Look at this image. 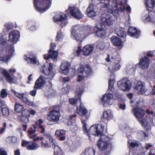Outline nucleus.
<instances>
[{"label": "nucleus", "instance_id": "26", "mask_svg": "<svg viewBox=\"0 0 155 155\" xmlns=\"http://www.w3.org/2000/svg\"><path fill=\"white\" fill-rule=\"evenodd\" d=\"M150 63L149 59L146 57H144L140 59L139 63L140 67L144 69L147 68Z\"/></svg>", "mask_w": 155, "mask_h": 155}, {"label": "nucleus", "instance_id": "50", "mask_svg": "<svg viewBox=\"0 0 155 155\" xmlns=\"http://www.w3.org/2000/svg\"><path fill=\"white\" fill-rule=\"evenodd\" d=\"M1 97L2 98H5L8 95L6 90L5 89H2L0 92Z\"/></svg>", "mask_w": 155, "mask_h": 155}, {"label": "nucleus", "instance_id": "48", "mask_svg": "<svg viewBox=\"0 0 155 155\" xmlns=\"http://www.w3.org/2000/svg\"><path fill=\"white\" fill-rule=\"evenodd\" d=\"M61 151L59 147H54V151L53 155H61Z\"/></svg>", "mask_w": 155, "mask_h": 155}, {"label": "nucleus", "instance_id": "15", "mask_svg": "<svg viewBox=\"0 0 155 155\" xmlns=\"http://www.w3.org/2000/svg\"><path fill=\"white\" fill-rule=\"evenodd\" d=\"M101 22L103 23L104 25L110 26L114 22V18L113 17L109 14H102L100 18Z\"/></svg>", "mask_w": 155, "mask_h": 155}, {"label": "nucleus", "instance_id": "3", "mask_svg": "<svg viewBox=\"0 0 155 155\" xmlns=\"http://www.w3.org/2000/svg\"><path fill=\"white\" fill-rule=\"evenodd\" d=\"M105 11L113 14L115 17H118L120 12H123L125 9V7L123 3L120 2L117 4V0H100Z\"/></svg>", "mask_w": 155, "mask_h": 155}, {"label": "nucleus", "instance_id": "42", "mask_svg": "<svg viewBox=\"0 0 155 155\" xmlns=\"http://www.w3.org/2000/svg\"><path fill=\"white\" fill-rule=\"evenodd\" d=\"M39 128L41 130V133L43 134L44 136L46 137H49L50 134L49 133L46 131L45 128L42 125L40 126Z\"/></svg>", "mask_w": 155, "mask_h": 155}, {"label": "nucleus", "instance_id": "20", "mask_svg": "<svg viewBox=\"0 0 155 155\" xmlns=\"http://www.w3.org/2000/svg\"><path fill=\"white\" fill-rule=\"evenodd\" d=\"M21 145L23 147H26L29 150H34L37 149L39 147L38 144L32 141H27L23 140Z\"/></svg>", "mask_w": 155, "mask_h": 155}, {"label": "nucleus", "instance_id": "18", "mask_svg": "<svg viewBox=\"0 0 155 155\" xmlns=\"http://www.w3.org/2000/svg\"><path fill=\"white\" fill-rule=\"evenodd\" d=\"M20 36L19 31L17 30L12 31L9 34L8 41L12 44H15L18 41Z\"/></svg>", "mask_w": 155, "mask_h": 155}, {"label": "nucleus", "instance_id": "59", "mask_svg": "<svg viewBox=\"0 0 155 155\" xmlns=\"http://www.w3.org/2000/svg\"><path fill=\"white\" fill-rule=\"evenodd\" d=\"M43 121L41 119H39L38 121H36L35 123L36 125L38 126L39 127L40 125H42L41 124H42Z\"/></svg>", "mask_w": 155, "mask_h": 155}, {"label": "nucleus", "instance_id": "11", "mask_svg": "<svg viewBox=\"0 0 155 155\" xmlns=\"http://www.w3.org/2000/svg\"><path fill=\"white\" fill-rule=\"evenodd\" d=\"M113 92H107L103 97L102 99V104L104 107H107L111 105L114 102Z\"/></svg>", "mask_w": 155, "mask_h": 155}, {"label": "nucleus", "instance_id": "10", "mask_svg": "<svg viewBox=\"0 0 155 155\" xmlns=\"http://www.w3.org/2000/svg\"><path fill=\"white\" fill-rule=\"evenodd\" d=\"M114 55H114L112 57V58H114L115 60L113 65L108 68L109 71L111 73H113L116 71L119 70L121 64L120 63V56L117 54V52L114 53Z\"/></svg>", "mask_w": 155, "mask_h": 155}, {"label": "nucleus", "instance_id": "60", "mask_svg": "<svg viewBox=\"0 0 155 155\" xmlns=\"http://www.w3.org/2000/svg\"><path fill=\"white\" fill-rule=\"evenodd\" d=\"M34 89L32 91H31L30 92V94L33 96H35L36 94V90Z\"/></svg>", "mask_w": 155, "mask_h": 155}, {"label": "nucleus", "instance_id": "61", "mask_svg": "<svg viewBox=\"0 0 155 155\" xmlns=\"http://www.w3.org/2000/svg\"><path fill=\"white\" fill-rule=\"evenodd\" d=\"M126 105L124 104H121L119 105V108L122 110H125L126 109Z\"/></svg>", "mask_w": 155, "mask_h": 155}, {"label": "nucleus", "instance_id": "58", "mask_svg": "<svg viewBox=\"0 0 155 155\" xmlns=\"http://www.w3.org/2000/svg\"><path fill=\"white\" fill-rule=\"evenodd\" d=\"M97 47L99 48L101 50L103 49L104 48V43L102 42H99L97 45Z\"/></svg>", "mask_w": 155, "mask_h": 155}, {"label": "nucleus", "instance_id": "53", "mask_svg": "<svg viewBox=\"0 0 155 155\" xmlns=\"http://www.w3.org/2000/svg\"><path fill=\"white\" fill-rule=\"evenodd\" d=\"M76 116H77V115L76 114H74L70 116V120L69 121H68V125L70 126V127H71V126L72 125H73V124L72 123H71V120L72 119H74V118H75Z\"/></svg>", "mask_w": 155, "mask_h": 155}, {"label": "nucleus", "instance_id": "49", "mask_svg": "<svg viewBox=\"0 0 155 155\" xmlns=\"http://www.w3.org/2000/svg\"><path fill=\"white\" fill-rule=\"evenodd\" d=\"M30 111L27 109H25L22 112V116L24 117H29L30 116Z\"/></svg>", "mask_w": 155, "mask_h": 155}, {"label": "nucleus", "instance_id": "6", "mask_svg": "<svg viewBox=\"0 0 155 155\" xmlns=\"http://www.w3.org/2000/svg\"><path fill=\"white\" fill-rule=\"evenodd\" d=\"M78 74V82H80L84 79L91 75L93 71L91 67L88 65L84 66L80 65L77 71Z\"/></svg>", "mask_w": 155, "mask_h": 155}, {"label": "nucleus", "instance_id": "41", "mask_svg": "<svg viewBox=\"0 0 155 155\" xmlns=\"http://www.w3.org/2000/svg\"><path fill=\"white\" fill-rule=\"evenodd\" d=\"M117 35L122 38H124L126 36V33L124 32L122 29H120L116 31Z\"/></svg>", "mask_w": 155, "mask_h": 155}, {"label": "nucleus", "instance_id": "37", "mask_svg": "<svg viewBox=\"0 0 155 155\" xmlns=\"http://www.w3.org/2000/svg\"><path fill=\"white\" fill-rule=\"evenodd\" d=\"M84 92V89L82 86H78L75 91V94L78 97V98H80L81 95Z\"/></svg>", "mask_w": 155, "mask_h": 155}, {"label": "nucleus", "instance_id": "34", "mask_svg": "<svg viewBox=\"0 0 155 155\" xmlns=\"http://www.w3.org/2000/svg\"><path fill=\"white\" fill-rule=\"evenodd\" d=\"M145 3L147 8L152 9L155 6V0H145Z\"/></svg>", "mask_w": 155, "mask_h": 155}, {"label": "nucleus", "instance_id": "55", "mask_svg": "<svg viewBox=\"0 0 155 155\" xmlns=\"http://www.w3.org/2000/svg\"><path fill=\"white\" fill-rule=\"evenodd\" d=\"M12 91L14 93V94L17 97L19 98L20 99H21L22 93L16 92L14 90H12Z\"/></svg>", "mask_w": 155, "mask_h": 155}, {"label": "nucleus", "instance_id": "8", "mask_svg": "<svg viewBox=\"0 0 155 155\" xmlns=\"http://www.w3.org/2000/svg\"><path fill=\"white\" fill-rule=\"evenodd\" d=\"M94 49V46L92 45H87L83 47L82 50L81 47H79L77 49L74 51L75 55L78 57L80 56V53L82 51L83 54L84 55H89L93 51Z\"/></svg>", "mask_w": 155, "mask_h": 155}, {"label": "nucleus", "instance_id": "9", "mask_svg": "<svg viewBox=\"0 0 155 155\" xmlns=\"http://www.w3.org/2000/svg\"><path fill=\"white\" fill-rule=\"evenodd\" d=\"M15 50L14 46L12 45L8 48V51L4 54H0V61L7 63L12 56L14 54Z\"/></svg>", "mask_w": 155, "mask_h": 155}, {"label": "nucleus", "instance_id": "54", "mask_svg": "<svg viewBox=\"0 0 155 155\" xmlns=\"http://www.w3.org/2000/svg\"><path fill=\"white\" fill-rule=\"evenodd\" d=\"M70 88V85H67L66 87L62 89V91L64 93H67L69 91Z\"/></svg>", "mask_w": 155, "mask_h": 155}, {"label": "nucleus", "instance_id": "57", "mask_svg": "<svg viewBox=\"0 0 155 155\" xmlns=\"http://www.w3.org/2000/svg\"><path fill=\"white\" fill-rule=\"evenodd\" d=\"M6 42V40L2 38V34L0 33V45H3Z\"/></svg>", "mask_w": 155, "mask_h": 155}, {"label": "nucleus", "instance_id": "52", "mask_svg": "<svg viewBox=\"0 0 155 155\" xmlns=\"http://www.w3.org/2000/svg\"><path fill=\"white\" fill-rule=\"evenodd\" d=\"M1 110L3 115L6 116L9 114V111L8 108L6 107L2 108Z\"/></svg>", "mask_w": 155, "mask_h": 155}, {"label": "nucleus", "instance_id": "25", "mask_svg": "<svg viewBox=\"0 0 155 155\" xmlns=\"http://www.w3.org/2000/svg\"><path fill=\"white\" fill-rule=\"evenodd\" d=\"M76 110L77 113L80 116H85L86 118H88L90 116V114L84 107L81 106V104L80 107H77Z\"/></svg>", "mask_w": 155, "mask_h": 155}, {"label": "nucleus", "instance_id": "16", "mask_svg": "<svg viewBox=\"0 0 155 155\" xmlns=\"http://www.w3.org/2000/svg\"><path fill=\"white\" fill-rule=\"evenodd\" d=\"M135 90L137 92L140 94H145L149 95L150 92L146 88L145 84L141 82H138L135 87Z\"/></svg>", "mask_w": 155, "mask_h": 155}, {"label": "nucleus", "instance_id": "51", "mask_svg": "<svg viewBox=\"0 0 155 155\" xmlns=\"http://www.w3.org/2000/svg\"><path fill=\"white\" fill-rule=\"evenodd\" d=\"M29 117H23V116H21V117H19V120L22 122H24L26 123H28L29 122Z\"/></svg>", "mask_w": 155, "mask_h": 155}, {"label": "nucleus", "instance_id": "39", "mask_svg": "<svg viewBox=\"0 0 155 155\" xmlns=\"http://www.w3.org/2000/svg\"><path fill=\"white\" fill-rule=\"evenodd\" d=\"M46 137L49 140V142L51 144L54 145V147H58L57 145V143L56 141L53 138L50 134L48 137Z\"/></svg>", "mask_w": 155, "mask_h": 155}, {"label": "nucleus", "instance_id": "64", "mask_svg": "<svg viewBox=\"0 0 155 155\" xmlns=\"http://www.w3.org/2000/svg\"><path fill=\"white\" fill-rule=\"evenodd\" d=\"M0 155H7L6 152L1 148H0Z\"/></svg>", "mask_w": 155, "mask_h": 155}, {"label": "nucleus", "instance_id": "63", "mask_svg": "<svg viewBox=\"0 0 155 155\" xmlns=\"http://www.w3.org/2000/svg\"><path fill=\"white\" fill-rule=\"evenodd\" d=\"M56 46V45L54 43L51 42V44L50 49H51V50H53V49H54Z\"/></svg>", "mask_w": 155, "mask_h": 155}, {"label": "nucleus", "instance_id": "1", "mask_svg": "<svg viewBox=\"0 0 155 155\" xmlns=\"http://www.w3.org/2000/svg\"><path fill=\"white\" fill-rule=\"evenodd\" d=\"M82 122L83 124V128L84 132L87 133H90L94 136H101L96 143L99 150L105 153L110 152L111 150L112 145L109 138L105 135H101L103 134L104 125L101 124H94L88 130L86 121L82 120Z\"/></svg>", "mask_w": 155, "mask_h": 155}, {"label": "nucleus", "instance_id": "2", "mask_svg": "<svg viewBox=\"0 0 155 155\" xmlns=\"http://www.w3.org/2000/svg\"><path fill=\"white\" fill-rule=\"evenodd\" d=\"M53 64L50 63H46L43 67V71L45 75H41L36 80L34 87V88L39 89L42 87L47 82L49 87H52L51 80L53 78L54 74L53 71Z\"/></svg>", "mask_w": 155, "mask_h": 155}, {"label": "nucleus", "instance_id": "46", "mask_svg": "<svg viewBox=\"0 0 155 155\" xmlns=\"http://www.w3.org/2000/svg\"><path fill=\"white\" fill-rule=\"evenodd\" d=\"M64 37L63 33L60 31H58L57 32V34L56 37L57 40L61 41Z\"/></svg>", "mask_w": 155, "mask_h": 155}, {"label": "nucleus", "instance_id": "17", "mask_svg": "<svg viewBox=\"0 0 155 155\" xmlns=\"http://www.w3.org/2000/svg\"><path fill=\"white\" fill-rule=\"evenodd\" d=\"M0 72L4 76L7 82L10 84L15 83L16 81V78L13 76H11L8 71L5 68H0Z\"/></svg>", "mask_w": 155, "mask_h": 155}, {"label": "nucleus", "instance_id": "23", "mask_svg": "<svg viewBox=\"0 0 155 155\" xmlns=\"http://www.w3.org/2000/svg\"><path fill=\"white\" fill-rule=\"evenodd\" d=\"M58 55V53L56 51L50 49L48 52V54H44V58L46 60L51 58L54 61H57Z\"/></svg>", "mask_w": 155, "mask_h": 155}, {"label": "nucleus", "instance_id": "56", "mask_svg": "<svg viewBox=\"0 0 155 155\" xmlns=\"http://www.w3.org/2000/svg\"><path fill=\"white\" fill-rule=\"evenodd\" d=\"M4 26L8 30L12 29L13 27V25L11 23H6L5 25Z\"/></svg>", "mask_w": 155, "mask_h": 155}, {"label": "nucleus", "instance_id": "27", "mask_svg": "<svg viewBox=\"0 0 155 155\" xmlns=\"http://www.w3.org/2000/svg\"><path fill=\"white\" fill-rule=\"evenodd\" d=\"M87 16L91 18L93 17L96 15V13L92 4L90 5L87 9Z\"/></svg>", "mask_w": 155, "mask_h": 155}, {"label": "nucleus", "instance_id": "12", "mask_svg": "<svg viewBox=\"0 0 155 155\" xmlns=\"http://www.w3.org/2000/svg\"><path fill=\"white\" fill-rule=\"evenodd\" d=\"M67 12L76 19H80L84 16L78 8L75 6L69 7L67 10Z\"/></svg>", "mask_w": 155, "mask_h": 155}, {"label": "nucleus", "instance_id": "45", "mask_svg": "<svg viewBox=\"0 0 155 155\" xmlns=\"http://www.w3.org/2000/svg\"><path fill=\"white\" fill-rule=\"evenodd\" d=\"M66 131L63 130H57L55 132V135L59 137L64 135L66 134Z\"/></svg>", "mask_w": 155, "mask_h": 155}, {"label": "nucleus", "instance_id": "21", "mask_svg": "<svg viewBox=\"0 0 155 155\" xmlns=\"http://www.w3.org/2000/svg\"><path fill=\"white\" fill-rule=\"evenodd\" d=\"M71 64L67 61H63L60 66V72L62 74H67L69 72V70Z\"/></svg>", "mask_w": 155, "mask_h": 155}, {"label": "nucleus", "instance_id": "32", "mask_svg": "<svg viewBox=\"0 0 155 155\" xmlns=\"http://www.w3.org/2000/svg\"><path fill=\"white\" fill-rule=\"evenodd\" d=\"M24 59L26 61H27L28 63H30L33 64H36V65H38L39 64L38 61L36 58H31L29 57H27L26 56H25Z\"/></svg>", "mask_w": 155, "mask_h": 155}, {"label": "nucleus", "instance_id": "43", "mask_svg": "<svg viewBox=\"0 0 155 155\" xmlns=\"http://www.w3.org/2000/svg\"><path fill=\"white\" fill-rule=\"evenodd\" d=\"M137 134L138 137L141 138L147 137L148 134L147 132L144 133L142 131L140 130L138 131Z\"/></svg>", "mask_w": 155, "mask_h": 155}, {"label": "nucleus", "instance_id": "5", "mask_svg": "<svg viewBox=\"0 0 155 155\" xmlns=\"http://www.w3.org/2000/svg\"><path fill=\"white\" fill-rule=\"evenodd\" d=\"M134 114L138 120L141 123L142 126L147 131H148L150 129V119H142L144 114L143 110L139 107H136L134 110Z\"/></svg>", "mask_w": 155, "mask_h": 155}, {"label": "nucleus", "instance_id": "30", "mask_svg": "<svg viewBox=\"0 0 155 155\" xmlns=\"http://www.w3.org/2000/svg\"><path fill=\"white\" fill-rule=\"evenodd\" d=\"M5 141L7 143L12 144L19 142V139L15 136H9L6 138Z\"/></svg>", "mask_w": 155, "mask_h": 155}, {"label": "nucleus", "instance_id": "7", "mask_svg": "<svg viewBox=\"0 0 155 155\" xmlns=\"http://www.w3.org/2000/svg\"><path fill=\"white\" fill-rule=\"evenodd\" d=\"M52 0H34L36 9L38 12L43 13L51 7Z\"/></svg>", "mask_w": 155, "mask_h": 155}, {"label": "nucleus", "instance_id": "14", "mask_svg": "<svg viewBox=\"0 0 155 155\" xmlns=\"http://www.w3.org/2000/svg\"><path fill=\"white\" fill-rule=\"evenodd\" d=\"M66 18L67 16L64 14L59 12L54 17V20L55 22H60V26L61 28H63L67 24L68 21L66 20Z\"/></svg>", "mask_w": 155, "mask_h": 155}, {"label": "nucleus", "instance_id": "24", "mask_svg": "<svg viewBox=\"0 0 155 155\" xmlns=\"http://www.w3.org/2000/svg\"><path fill=\"white\" fill-rule=\"evenodd\" d=\"M128 142L129 147L130 148H134L137 150H142L143 148L140 143L129 139L128 140Z\"/></svg>", "mask_w": 155, "mask_h": 155}, {"label": "nucleus", "instance_id": "36", "mask_svg": "<svg viewBox=\"0 0 155 155\" xmlns=\"http://www.w3.org/2000/svg\"><path fill=\"white\" fill-rule=\"evenodd\" d=\"M103 116L104 118L109 120L112 118L113 115L111 111L110 110H108L104 112Z\"/></svg>", "mask_w": 155, "mask_h": 155}, {"label": "nucleus", "instance_id": "62", "mask_svg": "<svg viewBox=\"0 0 155 155\" xmlns=\"http://www.w3.org/2000/svg\"><path fill=\"white\" fill-rule=\"evenodd\" d=\"M32 138L33 139V140L34 141H36L38 140H42L44 139V138L42 137H38L36 138L35 137H34L33 138Z\"/></svg>", "mask_w": 155, "mask_h": 155}, {"label": "nucleus", "instance_id": "47", "mask_svg": "<svg viewBox=\"0 0 155 155\" xmlns=\"http://www.w3.org/2000/svg\"><path fill=\"white\" fill-rule=\"evenodd\" d=\"M75 97L77 98H70L69 100V101L70 103L71 104H74L77 102L80 99V98H78V97L76 96Z\"/></svg>", "mask_w": 155, "mask_h": 155}, {"label": "nucleus", "instance_id": "33", "mask_svg": "<svg viewBox=\"0 0 155 155\" xmlns=\"http://www.w3.org/2000/svg\"><path fill=\"white\" fill-rule=\"evenodd\" d=\"M128 35L131 36H135L140 33V31L137 29L136 28L131 27L128 31Z\"/></svg>", "mask_w": 155, "mask_h": 155}, {"label": "nucleus", "instance_id": "38", "mask_svg": "<svg viewBox=\"0 0 155 155\" xmlns=\"http://www.w3.org/2000/svg\"><path fill=\"white\" fill-rule=\"evenodd\" d=\"M15 110L17 112H21L24 108L23 106L17 102H15Z\"/></svg>", "mask_w": 155, "mask_h": 155}, {"label": "nucleus", "instance_id": "22", "mask_svg": "<svg viewBox=\"0 0 155 155\" xmlns=\"http://www.w3.org/2000/svg\"><path fill=\"white\" fill-rule=\"evenodd\" d=\"M104 27V25L100 24L94 28V30L96 32L97 36L99 37H102L105 34L106 31Z\"/></svg>", "mask_w": 155, "mask_h": 155}, {"label": "nucleus", "instance_id": "19", "mask_svg": "<svg viewBox=\"0 0 155 155\" xmlns=\"http://www.w3.org/2000/svg\"><path fill=\"white\" fill-rule=\"evenodd\" d=\"M60 113L59 110H53L47 116L48 120L50 121L57 122L59 118Z\"/></svg>", "mask_w": 155, "mask_h": 155}, {"label": "nucleus", "instance_id": "40", "mask_svg": "<svg viewBox=\"0 0 155 155\" xmlns=\"http://www.w3.org/2000/svg\"><path fill=\"white\" fill-rule=\"evenodd\" d=\"M95 150L92 147L87 149L84 152V155H94Z\"/></svg>", "mask_w": 155, "mask_h": 155}, {"label": "nucleus", "instance_id": "44", "mask_svg": "<svg viewBox=\"0 0 155 155\" xmlns=\"http://www.w3.org/2000/svg\"><path fill=\"white\" fill-rule=\"evenodd\" d=\"M28 94L25 93H22L21 99V101L25 103H28L29 101L28 98Z\"/></svg>", "mask_w": 155, "mask_h": 155}, {"label": "nucleus", "instance_id": "31", "mask_svg": "<svg viewBox=\"0 0 155 155\" xmlns=\"http://www.w3.org/2000/svg\"><path fill=\"white\" fill-rule=\"evenodd\" d=\"M33 127H31L30 129L28 131V135L30 138H32L35 137L37 136L36 134H34L37 131L36 127L35 125H33Z\"/></svg>", "mask_w": 155, "mask_h": 155}, {"label": "nucleus", "instance_id": "35", "mask_svg": "<svg viewBox=\"0 0 155 155\" xmlns=\"http://www.w3.org/2000/svg\"><path fill=\"white\" fill-rule=\"evenodd\" d=\"M115 81L114 79H110L109 82V87L107 91V92H113L114 89V84Z\"/></svg>", "mask_w": 155, "mask_h": 155}, {"label": "nucleus", "instance_id": "29", "mask_svg": "<svg viewBox=\"0 0 155 155\" xmlns=\"http://www.w3.org/2000/svg\"><path fill=\"white\" fill-rule=\"evenodd\" d=\"M152 13L153 14V13L152 12H148L147 13L145 12L143 13L142 14V19L143 20H146L147 21H153V18L150 15H152Z\"/></svg>", "mask_w": 155, "mask_h": 155}, {"label": "nucleus", "instance_id": "4", "mask_svg": "<svg viewBox=\"0 0 155 155\" xmlns=\"http://www.w3.org/2000/svg\"><path fill=\"white\" fill-rule=\"evenodd\" d=\"M89 28L87 26L78 25L72 27L71 36L77 41H83L89 34Z\"/></svg>", "mask_w": 155, "mask_h": 155}, {"label": "nucleus", "instance_id": "13", "mask_svg": "<svg viewBox=\"0 0 155 155\" xmlns=\"http://www.w3.org/2000/svg\"><path fill=\"white\" fill-rule=\"evenodd\" d=\"M117 84L119 88L123 91H128L131 88V84L128 79L126 78L118 81Z\"/></svg>", "mask_w": 155, "mask_h": 155}, {"label": "nucleus", "instance_id": "28", "mask_svg": "<svg viewBox=\"0 0 155 155\" xmlns=\"http://www.w3.org/2000/svg\"><path fill=\"white\" fill-rule=\"evenodd\" d=\"M111 40L112 43L114 45L118 46H121L123 45L122 40L115 36H113L111 38Z\"/></svg>", "mask_w": 155, "mask_h": 155}]
</instances>
